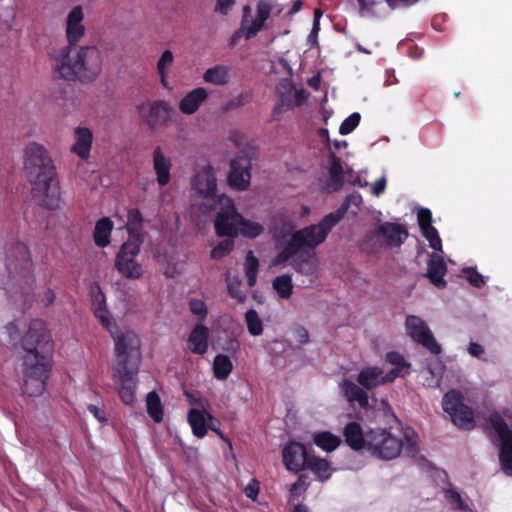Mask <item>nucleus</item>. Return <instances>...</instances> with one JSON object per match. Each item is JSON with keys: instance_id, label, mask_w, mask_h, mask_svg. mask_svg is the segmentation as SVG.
Listing matches in <instances>:
<instances>
[{"instance_id": "f257e3e1", "label": "nucleus", "mask_w": 512, "mask_h": 512, "mask_svg": "<svg viewBox=\"0 0 512 512\" xmlns=\"http://www.w3.org/2000/svg\"><path fill=\"white\" fill-rule=\"evenodd\" d=\"M26 351L23 362L22 390L29 396H40L46 389L51 364L52 340L42 320H33L23 337Z\"/></svg>"}, {"instance_id": "f03ea898", "label": "nucleus", "mask_w": 512, "mask_h": 512, "mask_svg": "<svg viewBox=\"0 0 512 512\" xmlns=\"http://www.w3.org/2000/svg\"><path fill=\"white\" fill-rule=\"evenodd\" d=\"M344 212L338 210L329 213L317 223L295 231L293 221H282L273 228V240L277 255L271 262L272 266H278L294 257L301 248L315 249L323 243L332 228L342 219Z\"/></svg>"}, {"instance_id": "7ed1b4c3", "label": "nucleus", "mask_w": 512, "mask_h": 512, "mask_svg": "<svg viewBox=\"0 0 512 512\" xmlns=\"http://www.w3.org/2000/svg\"><path fill=\"white\" fill-rule=\"evenodd\" d=\"M92 309L95 317L107 329L115 344V365L138 367L140 361V339L131 330H119L108 311L105 296L98 286L92 288Z\"/></svg>"}, {"instance_id": "20e7f679", "label": "nucleus", "mask_w": 512, "mask_h": 512, "mask_svg": "<svg viewBox=\"0 0 512 512\" xmlns=\"http://www.w3.org/2000/svg\"><path fill=\"white\" fill-rule=\"evenodd\" d=\"M403 442L391 429L375 428L367 432L366 450L373 456L383 460H393L400 456L403 449L414 456L419 450V438L411 428L402 432Z\"/></svg>"}, {"instance_id": "39448f33", "label": "nucleus", "mask_w": 512, "mask_h": 512, "mask_svg": "<svg viewBox=\"0 0 512 512\" xmlns=\"http://www.w3.org/2000/svg\"><path fill=\"white\" fill-rule=\"evenodd\" d=\"M207 210H216L215 230L218 236L230 238L239 235L254 239L264 232V226L256 221L244 218L236 209L233 201L222 195L217 202Z\"/></svg>"}, {"instance_id": "423d86ee", "label": "nucleus", "mask_w": 512, "mask_h": 512, "mask_svg": "<svg viewBox=\"0 0 512 512\" xmlns=\"http://www.w3.org/2000/svg\"><path fill=\"white\" fill-rule=\"evenodd\" d=\"M23 166L29 182L56 172L47 149L35 141L29 142L23 150Z\"/></svg>"}, {"instance_id": "0eeeda50", "label": "nucleus", "mask_w": 512, "mask_h": 512, "mask_svg": "<svg viewBox=\"0 0 512 512\" xmlns=\"http://www.w3.org/2000/svg\"><path fill=\"white\" fill-rule=\"evenodd\" d=\"M143 239L128 238L124 242L115 258V267L118 272L128 279H139L144 274L142 265L136 260L140 252Z\"/></svg>"}, {"instance_id": "6e6552de", "label": "nucleus", "mask_w": 512, "mask_h": 512, "mask_svg": "<svg viewBox=\"0 0 512 512\" xmlns=\"http://www.w3.org/2000/svg\"><path fill=\"white\" fill-rule=\"evenodd\" d=\"M30 184L32 185V196L40 206L50 210L60 207L61 193L56 172L31 181Z\"/></svg>"}, {"instance_id": "1a4fd4ad", "label": "nucleus", "mask_w": 512, "mask_h": 512, "mask_svg": "<svg viewBox=\"0 0 512 512\" xmlns=\"http://www.w3.org/2000/svg\"><path fill=\"white\" fill-rule=\"evenodd\" d=\"M103 55L96 46H80L78 48V81L90 83L101 74Z\"/></svg>"}, {"instance_id": "9d476101", "label": "nucleus", "mask_w": 512, "mask_h": 512, "mask_svg": "<svg viewBox=\"0 0 512 512\" xmlns=\"http://www.w3.org/2000/svg\"><path fill=\"white\" fill-rule=\"evenodd\" d=\"M442 407L458 427L465 429L473 427V411L463 403V395L459 391L454 389L448 391L443 397Z\"/></svg>"}, {"instance_id": "9b49d317", "label": "nucleus", "mask_w": 512, "mask_h": 512, "mask_svg": "<svg viewBox=\"0 0 512 512\" xmlns=\"http://www.w3.org/2000/svg\"><path fill=\"white\" fill-rule=\"evenodd\" d=\"M192 188L203 198L205 208H211L222 195L217 194V179L212 166L204 165L199 168L192 178Z\"/></svg>"}, {"instance_id": "f8f14e48", "label": "nucleus", "mask_w": 512, "mask_h": 512, "mask_svg": "<svg viewBox=\"0 0 512 512\" xmlns=\"http://www.w3.org/2000/svg\"><path fill=\"white\" fill-rule=\"evenodd\" d=\"M489 422L500 440L499 460L503 472L512 476V431L508 429L503 418L497 414H491Z\"/></svg>"}, {"instance_id": "ddd939ff", "label": "nucleus", "mask_w": 512, "mask_h": 512, "mask_svg": "<svg viewBox=\"0 0 512 512\" xmlns=\"http://www.w3.org/2000/svg\"><path fill=\"white\" fill-rule=\"evenodd\" d=\"M138 367L114 366L113 381L124 404L132 406L136 402Z\"/></svg>"}, {"instance_id": "4468645a", "label": "nucleus", "mask_w": 512, "mask_h": 512, "mask_svg": "<svg viewBox=\"0 0 512 512\" xmlns=\"http://www.w3.org/2000/svg\"><path fill=\"white\" fill-rule=\"evenodd\" d=\"M405 330L407 335L413 341L424 346L432 354L438 355L441 353V346L436 342L426 322L419 316H407L405 321Z\"/></svg>"}, {"instance_id": "2eb2a0df", "label": "nucleus", "mask_w": 512, "mask_h": 512, "mask_svg": "<svg viewBox=\"0 0 512 512\" xmlns=\"http://www.w3.org/2000/svg\"><path fill=\"white\" fill-rule=\"evenodd\" d=\"M53 75L56 78L78 80V48L72 50L68 46L59 49L53 56Z\"/></svg>"}, {"instance_id": "dca6fc26", "label": "nucleus", "mask_w": 512, "mask_h": 512, "mask_svg": "<svg viewBox=\"0 0 512 512\" xmlns=\"http://www.w3.org/2000/svg\"><path fill=\"white\" fill-rule=\"evenodd\" d=\"M374 237L381 238L384 245L389 248L399 247L408 237L406 227L396 222H382L375 231L370 232L365 237V243Z\"/></svg>"}, {"instance_id": "f3484780", "label": "nucleus", "mask_w": 512, "mask_h": 512, "mask_svg": "<svg viewBox=\"0 0 512 512\" xmlns=\"http://www.w3.org/2000/svg\"><path fill=\"white\" fill-rule=\"evenodd\" d=\"M139 117L151 128H155L158 123L172 112L170 104L164 100L153 102H142L137 106Z\"/></svg>"}, {"instance_id": "a211bd4d", "label": "nucleus", "mask_w": 512, "mask_h": 512, "mask_svg": "<svg viewBox=\"0 0 512 512\" xmlns=\"http://www.w3.org/2000/svg\"><path fill=\"white\" fill-rule=\"evenodd\" d=\"M85 13L81 5L74 6L65 19V34L70 45H76L85 35Z\"/></svg>"}, {"instance_id": "6ab92c4d", "label": "nucleus", "mask_w": 512, "mask_h": 512, "mask_svg": "<svg viewBox=\"0 0 512 512\" xmlns=\"http://www.w3.org/2000/svg\"><path fill=\"white\" fill-rule=\"evenodd\" d=\"M282 459L285 468L293 473L302 471L309 460L304 445L298 442H290L283 447Z\"/></svg>"}, {"instance_id": "aec40b11", "label": "nucleus", "mask_w": 512, "mask_h": 512, "mask_svg": "<svg viewBox=\"0 0 512 512\" xmlns=\"http://www.w3.org/2000/svg\"><path fill=\"white\" fill-rule=\"evenodd\" d=\"M251 163L246 157H239L231 161V171L228 176L230 186L244 190L248 187L251 179Z\"/></svg>"}, {"instance_id": "412c9836", "label": "nucleus", "mask_w": 512, "mask_h": 512, "mask_svg": "<svg viewBox=\"0 0 512 512\" xmlns=\"http://www.w3.org/2000/svg\"><path fill=\"white\" fill-rule=\"evenodd\" d=\"M417 220L423 237L429 242V246L435 251L442 252V241L438 231L432 226V214L428 208H420L417 212Z\"/></svg>"}, {"instance_id": "4be33fe9", "label": "nucleus", "mask_w": 512, "mask_h": 512, "mask_svg": "<svg viewBox=\"0 0 512 512\" xmlns=\"http://www.w3.org/2000/svg\"><path fill=\"white\" fill-rule=\"evenodd\" d=\"M153 171L159 186H166L171 180L172 160L164 153L161 147L154 148L152 152Z\"/></svg>"}, {"instance_id": "5701e85b", "label": "nucleus", "mask_w": 512, "mask_h": 512, "mask_svg": "<svg viewBox=\"0 0 512 512\" xmlns=\"http://www.w3.org/2000/svg\"><path fill=\"white\" fill-rule=\"evenodd\" d=\"M395 380V374L386 373L379 367H367L360 371L358 382L367 389L374 388L378 385L389 383Z\"/></svg>"}, {"instance_id": "b1692460", "label": "nucleus", "mask_w": 512, "mask_h": 512, "mask_svg": "<svg viewBox=\"0 0 512 512\" xmlns=\"http://www.w3.org/2000/svg\"><path fill=\"white\" fill-rule=\"evenodd\" d=\"M207 98L208 91L204 87L194 88L180 100L179 111L184 115H192L199 110Z\"/></svg>"}, {"instance_id": "393cba45", "label": "nucleus", "mask_w": 512, "mask_h": 512, "mask_svg": "<svg viewBox=\"0 0 512 512\" xmlns=\"http://www.w3.org/2000/svg\"><path fill=\"white\" fill-rule=\"evenodd\" d=\"M293 260V268L296 272L305 276L316 275L319 267V259L313 251L297 252Z\"/></svg>"}, {"instance_id": "a878e982", "label": "nucleus", "mask_w": 512, "mask_h": 512, "mask_svg": "<svg viewBox=\"0 0 512 512\" xmlns=\"http://www.w3.org/2000/svg\"><path fill=\"white\" fill-rule=\"evenodd\" d=\"M75 142L71 147L74 152L81 159H87L90 156V151L93 141V133L87 127L79 126L74 130Z\"/></svg>"}, {"instance_id": "bb28decb", "label": "nucleus", "mask_w": 512, "mask_h": 512, "mask_svg": "<svg viewBox=\"0 0 512 512\" xmlns=\"http://www.w3.org/2000/svg\"><path fill=\"white\" fill-rule=\"evenodd\" d=\"M209 329L198 323L188 336V347L194 354H205L208 350Z\"/></svg>"}, {"instance_id": "cd10ccee", "label": "nucleus", "mask_w": 512, "mask_h": 512, "mask_svg": "<svg viewBox=\"0 0 512 512\" xmlns=\"http://www.w3.org/2000/svg\"><path fill=\"white\" fill-rule=\"evenodd\" d=\"M278 92L281 95V105L287 108L299 106L307 98V92L304 89H294L288 82L281 83Z\"/></svg>"}, {"instance_id": "c85d7f7f", "label": "nucleus", "mask_w": 512, "mask_h": 512, "mask_svg": "<svg viewBox=\"0 0 512 512\" xmlns=\"http://www.w3.org/2000/svg\"><path fill=\"white\" fill-rule=\"evenodd\" d=\"M446 271L447 268L443 258L436 253L431 254L428 261L427 276L436 287L442 288L445 286L443 277Z\"/></svg>"}, {"instance_id": "c756f323", "label": "nucleus", "mask_w": 512, "mask_h": 512, "mask_svg": "<svg viewBox=\"0 0 512 512\" xmlns=\"http://www.w3.org/2000/svg\"><path fill=\"white\" fill-rule=\"evenodd\" d=\"M341 393L351 404L357 403L360 407L368 405L367 393L349 379H344L339 384Z\"/></svg>"}, {"instance_id": "7c9ffc66", "label": "nucleus", "mask_w": 512, "mask_h": 512, "mask_svg": "<svg viewBox=\"0 0 512 512\" xmlns=\"http://www.w3.org/2000/svg\"><path fill=\"white\" fill-rule=\"evenodd\" d=\"M343 434L347 445L353 450L366 449L367 432L363 433L359 423H348L344 428Z\"/></svg>"}, {"instance_id": "2f4dec72", "label": "nucleus", "mask_w": 512, "mask_h": 512, "mask_svg": "<svg viewBox=\"0 0 512 512\" xmlns=\"http://www.w3.org/2000/svg\"><path fill=\"white\" fill-rule=\"evenodd\" d=\"M207 414L210 413L203 405L200 408H192L188 412V423L197 438H203L207 434Z\"/></svg>"}, {"instance_id": "473e14b6", "label": "nucleus", "mask_w": 512, "mask_h": 512, "mask_svg": "<svg viewBox=\"0 0 512 512\" xmlns=\"http://www.w3.org/2000/svg\"><path fill=\"white\" fill-rule=\"evenodd\" d=\"M175 62L174 53L170 49L164 50L156 63V71L162 87L172 89L169 82V75Z\"/></svg>"}, {"instance_id": "72a5a7b5", "label": "nucleus", "mask_w": 512, "mask_h": 512, "mask_svg": "<svg viewBox=\"0 0 512 512\" xmlns=\"http://www.w3.org/2000/svg\"><path fill=\"white\" fill-rule=\"evenodd\" d=\"M445 365L439 359L432 360L423 371V385L431 388H438L441 384Z\"/></svg>"}, {"instance_id": "f704fd0d", "label": "nucleus", "mask_w": 512, "mask_h": 512, "mask_svg": "<svg viewBox=\"0 0 512 512\" xmlns=\"http://www.w3.org/2000/svg\"><path fill=\"white\" fill-rule=\"evenodd\" d=\"M231 70L226 65H216L203 73V81L215 86H224L230 82Z\"/></svg>"}, {"instance_id": "c9c22d12", "label": "nucleus", "mask_w": 512, "mask_h": 512, "mask_svg": "<svg viewBox=\"0 0 512 512\" xmlns=\"http://www.w3.org/2000/svg\"><path fill=\"white\" fill-rule=\"evenodd\" d=\"M313 442L323 451L332 452L341 444V438L329 431H321L313 434Z\"/></svg>"}, {"instance_id": "e433bc0d", "label": "nucleus", "mask_w": 512, "mask_h": 512, "mask_svg": "<svg viewBox=\"0 0 512 512\" xmlns=\"http://www.w3.org/2000/svg\"><path fill=\"white\" fill-rule=\"evenodd\" d=\"M113 223L109 218H102L97 221L94 229V240L97 246L106 247L110 244V235Z\"/></svg>"}, {"instance_id": "4c0bfd02", "label": "nucleus", "mask_w": 512, "mask_h": 512, "mask_svg": "<svg viewBox=\"0 0 512 512\" xmlns=\"http://www.w3.org/2000/svg\"><path fill=\"white\" fill-rule=\"evenodd\" d=\"M343 169L338 159L333 158L328 168V179L326 181V189L329 191H337L342 187Z\"/></svg>"}, {"instance_id": "58836bf2", "label": "nucleus", "mask_w": 512, "mask_h": 512, "mask_svg": "<svg viewBox=\"0 0 512 512\" xmlns=\"http://www.w3.org/2000/svg\"><path fill=\"white\" fill-rule=\"evenodd\" d=\"M387 363L394 368L387 373L395 374V379L399 376H405L410 373V364L405 361L402 355L397 352H389L385 356Z\"/></svg>"}, {"instance_id": "ea45409f", "label": "nucleus", "mask_w": 512, "mask_h": 512, "mask_svg": "<svg viewBox=\"0 0 512 512\" xmlns=\"http://www.w3.org/2000/svg\"><path fill=\"white\" fill-rule=\"evenodd\" d=\"M272 287L279 298L284 300L289 299L293 294L294 288L292 276L288 274L277 276L272 282Z\"/></svg>"}, {"instance_id": "a19ab883", "label": "nucleus", "mask_w": 512, "mask_h": 512, "mask_svg": "<svg viewBox=\"0 0 512 512\" xmlns=\"http://www.w3.org/2000/svg\"><path fill=\"white\" fill-rule=\"evenodd\" d=\"M307 466L321 481L327 480L332 474L330 463L323 458L310 457Z\"/></svg>"}, {"instance_id": "79ce46f5", "label": "nucleus", "mask_w": 512, "mask_h": 512, "mask_svg": "<svg viewBox=\"0 0 512 512\" xmlns=\"http://www.w3.org/2000/svg\"><path fill=\"white\" fill-rule=\"evenodd\" d=\"M233 364L230 358L223 354H218L213 361V372L218 380H225L231 374Z\"/></svg>"}, {"instance_id": "37998d69", "label": "nucleus", "mask_w": 512, "mask_h": 512, "mask_svg": "<svg viewBox=\"0 0 512 512\" xmlns=\"http://www.w3.org/2000/svg\"><path fill=\"white\" fill-rule=\"evenodd\" d=\"M147 412L155 422H161L163 419V410L160 397L155 392H150L146 398Z\"/></svg>"}, {"instance_id": "c03bdc74", "label": "nucleus", "mask_w": 512, "mask_h": 512, "mask_svg": "<svg viewBox=\"0 0 512 512\" xmlns=\"http://www.w3.org/2000/svg\"><path fill=\"white\" fill-rule=\"evenodd\" d=\"M142 223L141 213L136 210H130L127 216L126 227L129 233V238L137 237V239H143V236L140 232V227Z\"/></svg>"}, {"instance_id": "a18cd8bd", "label": "nucleus", "mask_w": 512, "mask_h": 512, "mask_svg": "<svg viewBox=\"0 0 512 512\" xmlns=\"http://www.w3.org/2000/svg\"><path fill=\"white\" fill-rule=\"evenodd\" d=\"M259 262L254 256L252 251H249L246 255L244 267L247 276V282L250 287L254 286L257 280Z\"/></svg>"}, {"instance_id": "49530a36", "label": "nucleus", "mask_w": 512, "mask_h": 512, "mask_svg": "<svg viewBox=\"0 0 512 512\" xmlns=\"http://www.w3.org/2000/svg\"><path fill=\"white\" fill-rule=\"evenodd\" d=\"M245 322L248 332L252 336H259L263 333V323L258 313L254 309H250L245 314Z\"/></svg>"}, {"instance_id": "de8ad7c7", "label": "nucleus", "mask_w": 512, "mask_h": 512, "mask_svg": "<svg viewBox=\"0 0 512 512\" xmlns=\"http://www.w3.org/2000/svg\"><path fill=\"white\" fill-rule=\"evenodd\" d=\"M226 282L229 295L240 303L244 302L246 294L241 290V281L239 278L228 273Z\"/></svg>"}, {"instance_id": "09e8293b", "label": "nucleus", "mask_w": 512, "mask_h": 512, "mask_svg": "<svg viewBox=\"0 0 512 512\" xmlns=\"http://www.w3.org/2000/svg\"><path fill=\"white\" fill-rule=\"evenodd\" d=\"M233 247L234 241L232 239L223 240L212 249L210 256L212 259H221L228 255Z\"/></svg>"}, {"instance_id": "8fccbe9b", "label": "nucleus", "mask_w": 512, "mask_h": 512, "mask_svg": "<svg viewBox=\"0 0 512 512\" xmlns=\"http://www.w3.org/2000/svg\"><path fill=\"white\" fill-rule=\"evenodd\" d=\"M189 309L198 318L199 323L204 321L208 313L205 302L200 299H191L189 301Z\"/></svg>"}, {"instance_id": "3c124183", "label": "nucleus", "mask_w": 512, "mask_h": 512, "mask_svg": "<svg viewBox=\"0 0 512 512\" xmlns=\"http://www.w3.org/2000/svg\"><path fill=\"white\" fill-rule=\"evenodd\" d=\"M361 116L358 112L352 113L347 117L339 127V133L341 135H347L351 133L359 124Z\"/></svg>"}, {"instance_id": "603ef678", "label": "nucleus", "mask_w": 512, "mask_h": 512, "mask_svg": "<svg viewBox=\"0 0 512 512\" xmlns=\"http://www.w3.org/2000/svg\"><path fill=\"white\" fill-rule=\"evenodd\" d=\"M467 281L476 288H481L485 285V277L477 272L474 268H467L464 270Z\"/></svg>"}, {"instance_id": "864d4df0", "label": "nucleus", "mask_w": 512, "mask_h": 512, "mask_svg": "<svg viewBox=\"0 0 512 512\" xmlns=\"http://www.w3.org/2000/svg\"><path fill=\"white\" fill-rule=\"evenodd\" d=\"M265 22L266 21L264 19L255 16V19L245 27L246 39H250L260 32L263 29Z\"/></svg>"}, {"instance_id": "5fc2aeb1", "label": "nucleus", "mask_w": 512, "mask_h": 512, "mask_svg": "<svg viewBox=\"0 0 512 512\" xmlns=\"http://www.w3.org/2000/svg\"><path fill=\"white\" fill-rule=\"evenodd\" d=\"M445 497L455 509H460V510L468 509L467 505L464 504V502L462 501L461 496L458 492L453 491V490H447L445 492Z\"/></svg>"}, {"instance_id": "6e6d98bb", "label": "nucleus", "mask_w": 512, "mask_h": 512, "mask_svg": "<svg viewBox=\"0 0 512 512\" xmlns=\"http://www.w3.org/2000/svg\"><path fill=\"white\" fill-rule=\"evenodd\" d=\"M386 186L387 177L386 175H382L379 179H377L371 184V194L375 197L381 196L385 192Z\"/></svg>"}, {"instance_id": "4d7b16f0", "label": "nucleus", "mask_w": 512, "mask_h": 512, "mask_svg": "<svg viewBox=\"0 0 512 512\" xmlns=\"http://www.w3.org/2000/svg\"><path fill=\"white\" fill-rule=\"evenodd\" d=\"M362 202H363L362 196L359 193H353L346 198L343 208L349 209L351 207H355L356 210H353L352 212L354 214H356L357 210L360 208Z\"/></svg>"}, {"instance_id": "13d9d810", "label": "nucleus", "mask_w": 512, "mask_h": 512, "mask_svg": "<svg viewBox=\"0 0 512 512\" xmlns=\"http://www.w3.org/2000/svg\"><path fill=\"white\" fill-rule=\"evenodd\" d=\"M270 12H271V5L267 1H260L257 4L256 17L267 21V19L270 16Z\"/></svg>"}, {"instance_id": "bf43d9fd", "label": "nucleus", "mask_w": 512, "mask_h": 512, "mask_svg": "<svg viewBox=\"0 0 512 512\" xmlns=\"http://www.w3.org/2000/svg\"><path fill=\"white\" fill-rule=\"evenodd\" d=\"M207 419H208L207 429L208 428L211 429L212 431L217 433L223 440H226V438L224 437L222 431L220 430V422H219V420L216 419L211 414H207Z\"/></svg>"}, {"instance_id": "052dcab7", "label": "nucleus", "mask_w": 512, "mask_h": 512, "mask_svg": "<svg viewBox=\"0 0 512 512\" xmlns=\"http://www.w3.org/2000/svg\"><path fill=\"white\" fill-rule=\"evenodd\" d=\"M244 492L248 498L255 500L259 493L258 482L256 480H251V482L245 487Z\"/></svg>"}, {"instance_id": "680f3d73", "label": "nucleus", "mask_w": 512, "mask_h": 512, "mask_svg": "<svg viewBox=\"0 0 512 512\" xmlns=\"http://www.w3.org/2000/svg\"><path fill=\"white\" fill-rule=\"evenodd\" d=\"M235 0H216L215 11L226 15L229 8L234 4Z\"/></svg>"}, {"instance_id": "e2e57ef3", "label": "nucleus", "mask_w": 512, "mask_h": 512, "mask_svg": "<svg viewBox=\"0 0 512 512\" xmlns=\"http://www.w3.org/2000/svg\"><path fill=\"white\" fill-rule=\"evenodd\" d=\"M88 411L100 422L106 423L107 418L103 410H101L98 406L90 404L88 405Z\"/></svg>"}, {"instance_id": "0e129e2a", "label": "nucleus", "mask_w": 512, "mask_h": 512, "mask_svg": "<svg viewBox=\"0 0 512 512\" xmlns=\"http://www.w3.org/2000/svg\"><path fill=\"white\" fill-rule=\"evenodd\" d=\"M15 252L17 253V257L19 258L20 261H22L23 263L28 262L29 251L26 245L22 243L17 244V246L15 247Z\"/></svg>"}, {"instance_id": "69168bd1", "label": "nucleus", "mask_w": 512, "mask_h": 512, "mask_svg": "<svg viewBox=\"0 0 512 512\" xmlns=\"http://www.w3.org/2000/svg\"><path fill=\"white\" fill-rule=\"evenodd\" d=\"M294 336L297 339V341L301 344H305L309 340L308 332L303 327H296L294 329Z\"/></svg>"}, {"instance_id": "338daca9", "label": "nucleus", "mask_w": 512, "mask_h": 512, "mask_svg": "<svg viewBox=\"0 0 512 512\" xmlns=\"http://www.w3.org/2000/svg\"><path fill=\"white\" fill-rule=\"evenodd\" d=\"M468 353L473 357H481L484 353L483 347L478 343H470Z\"/></svg>"}, {"instance_id": "774afa93", "label": "nucleus", "mask_w": 512, "mask_h": 512, "mask_svg": "<svg viewBox=\"0 0 512 512\" xmlns=\"http://www.w3.org/2000/svg\"><path fill=\"white\" fill-rule=\"evenodd\" d=\"M320 30V24L317 19H314L312 30L308 36V41L312 44L317 42L318 32Z\"/></svg>"}]
</instances>
